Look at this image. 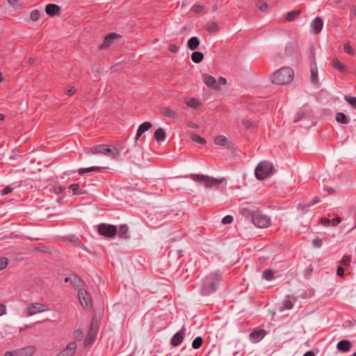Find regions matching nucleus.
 <instances>
[{"mask_svg": "<svg viewBox=\"0 0 356 356\" xmlns=\"http://www.w3.org/2000/svg\"><path fill=\"white\" fill-rule=\"evenodd\" d=\"M220 279L221 275L219 272L207 275L202 281L200 288L201 293L203 296H209L213 293L217 289Z\"/></svg>", "mask_w": 356, "mask_h": 356, "instance_id": "1", "label": "nucleus"}, {"mask_svg": "<svg viewBox=\"0 0 356 356\" xmlns=\"http://www.w3.org/2000/svg\"><path fill=\"white\" fill-rule=\"evenodd\" d=\"M294 76L293 70L290 67H283L270 76L271 82L277 85H285L290 83Z\"/></svg>", "mask_w": 356, "mask_h": 356, "instance_id": "2", "label": "nucleus"}, {"mask_svg": "<svg viewBox=\"0 0 356 356\" xmlns=\"http://www.w3.org/2000/svg\"><path fill=\"white\" fill-rule=\"evenodd\" d=\"M86 153L87 154H101L106 156H108L111 159H114L118 156L119 150L115 146L102 144L94 146L90 149L87 150Z\"/></svg>", "mask_w": 356, "mask_h": 356, "instance_id": "3", "label": "nucleus"}, {"mask_svg": "<svg viewBox=\"0 0 356 356\" xmlns=\"http://www.w3.org/2000/svg\"><path fill=\"white\" fill-rule=\"evenodd\" d=\"M188 177L191 178L193 181L200 183L207 187H212L218 185L224 181L223 179H218L212 177L199 174H191Z\"/></svg>", "mask_w": 356, "mask_h": 356, "instance_id": "4", "label": "nucleus"}, {"mask_svg": "<svg viewBox=\"0 0 356 356\" xmlns=\"http://www.w3.org/2000/svg\"><path fill=\"white\" fill-rule=\"evenodd\" d=\"M273 164L270 162L262 161L258 164L254 170L257 179L262 180L270 176L273 172Z\"/></svg>", "mask_w": 356, "mask_h": 356, "instance_id": "5", "label": "nucleus"}, {"mask_svg": "<svg viewBox=\"0 0 356 356\" xmlns=\"http://www.w3.org/2000/svg\"><path fill=\"white\" fill-rule=\"evenodd\" d=\"M310 81L313 85L318 86V70L315 58L314 49H311V65H310Z\"/></svg>", "mask_w": 356, "mask_h": 356, "instance_id": "6", "label": "nucleus"}, {"mask_svg": "<svg viewBox=\"0 0 356 356\" xmlns=\"http://www.w3.org/2000/svg\"><path fill=\"white\" fill-rule=\"evenodd\" d=\"M252 223L259 228H266L270 224V218L261 213H254L252 216Z\"/></svg>", "mask_w": 356, "mask_h": 356, "instance_id": "7", "label": "nucleus"}, {"mask_svg": "<svg viewBox=\"0 0 356 356\" xmlns=\"http://www.w3.org/2000/svg\"><path fill=\"white\" fill-rule=\"evenodd\" d=\"M50 310L48 306L35 302L29 305L26 309V315L27 316H33L40 312H47Z\"/></svg>", "mask_w": 356, "mask_h": 356, "instance_id": "8", "label": "nucleus"}, {"mask_svg": "<svg viewBox=\"0 0 356 356\" xmlns=\"http://www.w3.org/2000/svg\"><path fill=\"white\" fill-rule=\"evenodd\" d=\"M78 298L81 307L83 309H89L92 305V301L90 295L86 290L83 289H79L78 292Z\"/></svg>", "mask_w": 356, "mask_h": 356, "instance_id": "9", "label": "nucleus"}, {"mask_svg": "<svg viewBox=\"0 0 356 356\" xmlns=\"http://www.w3.org/2000/svg\"><path fill=\"white\" fill-rule=\"evenodd\" d=\"M99 233L107 237H112L117 233V229L115 226L106 224H102L99 226Z\"/></svg>", "mask_w": 356, "mask_h": 356, "instance_id": "10", "label": "nucleus"}, {"mask_svg": "<svg viewBox=\"0 0 356 356\" xmlns=\"http://www.w3.org/2000/svg\"><path fill=\"white\" fill-rule=\"evenodd\" d=\"M323 26V21L321 17H316L310 24V31L313 34L319 33Z\"/></svg>", "mask_w": 356, "mask_h": 356, "instance_id": "11", "label": "nucleus"}, {"mask_svg": "<svg viewBox=\"0 0 356 356\" xmlns=\"http://www.w3.org/2000/svg\"><path fill=\"white\" fill-rule=\"evenodd\" d=\"M202 79H203L204 83L210 89H212V90H218V89L216 79L213 76L204 74H202Z\"/></svg>", "mask_w": 356, "mask_h": 356, "instance_id": "12", "label": "nucleus"}, {"mask_svg": "<svg viewBox=\"0 0 356 356\" xmlns=\"http://www.w3.org/2000/svg\"><path fill=\"white\" fill-rule=\"evenodd\" d=\"M76 347L77 346L75 342H70L58 356H72L76 351Z\"/></svg>", "mask_w": 356, "mask_h": 356, "instance_id": "13", "label": "nucleus"}, {"mask_svg": "<svg viewBox=\"0 0 356 356\" xmlns=\"http://www.w3.org/2000/svg\"><path fill=\"white\" fill-rule=\"evenodd\" d=\"M266 335V331L264 330H257L252 332L250 334V340L252 343H257L260 341Z\"/></svg>", "mask_w": 356, "mask_h": 356, "instance_id": "14", "label": "nucleus"}, {"mask_svg": "<svg viewBox=\"0 0 356 356\" xmlns=\"http://www.w3.org/2000/svg\"><path fill=\"white\" fill-rule=\"evenodd\" d=\"M185 329L181 328L178 332H177L171 340V343L174 346L180 345L184 338Z\"/></svg>", "mask_w": 356, "mask_h": 356, "instance_id": "15", "label": "nucleus"}, {"mask_svg": "<svg viewBox=\"0 0 356 356\" xmlns=\"http://www.w3.org/2000/svg\"><path fill=\"white\" fill-rule=\"evenodd\" d=\"M35 347L29 346L24 348L18 349L19 356H32L35 352Z\"/></svg>", "mask_w": 356, "mask_h": 356, "instance_id": "16", "label": "nucleus"}, {"mask_svg": "<svg viewBox=\"0 0 356 356\" xmlns=\"http://www.w3.org/2000/svg\"><path fill=\"white\" fill-rule=\"evenodd\" d=\"M337 348L341 352H348L351 348V343L348 340H341L337 345Z\"/></svg>", "mask_w": 356, "mask_h": 356, "instance_id": "17", "label": "nucleus"}, {"mask_svg": "<svg viewBox=\"0 0 356 356\" xmlns=\"http://www.w3.org/2000/svg\"><path fill=\"white\" fill-rule=\"evenodd\" d=\"M119 38L120 35L116 33H110L108 36L105 38L104 41L102 44V47L104 48L108 47L114 42V40L118 39Z\"/></svg>", "mask_w": 356, "mask_h": 356, "instance_id": "18", "label": "nucleus"}, {"mask_svg": "<svg viewBox=\"0 0 356 356\" xmlns=\"http://www.w3.org/2000/svg\"><path fill=\"white\" fill-rule=\"evenodd\" d=\"M151 127L152 124L149 122H145L140 124L137 130L136 139L138 140L141 135L147 131Z\"/></svg>", "mask_w": 356, "mask_h": 356, "instance_id": "19", "label": "nucleus"}, {"mask_svg": "<svg viewBox=\"0 0 356 356\" xmlns=\"http://www.w3.org/2000/svg\"><path fill=\"white\" fill-rule=\"evenodd\" d=\"M200 45V40L197 37L191 38L187 42V47L191 50L196 49Z\"/></svg>", "mask_w": 356, "mask_h": 356, "instance_id": "20", "label": "nucleus"}, {"mask_svg": "<svg viewBox=\"0 0 356 356\" xmlns=\"http://www.w3.org/2000/svg\"><path fill=\"white\" fill-rule=\"evenodd\" d=\"M14 327L10 325H5L0 331V339L13 333Z\"/></svg>", "mask_w": 356, "mask_h": 356, "instance_id": "21", "label": "nucleus"}, {"mask_svg": "<svg viewBox=\"0 0 356 356\" xmlns=\"http://www.w3.org/2000/svg\"><path fill=\"white\" fill-rule=\"evenodd\" d=\"M154 138L158 142H163L165 140L166 134L163 129L160 128L154 132Z\"/></svg>", "mask_w": 356, "mask_h": 356, "instance_id": "22", "label": "nucleus"}, {"mask_svg": "<svg viewBox=\"0 0 356 356\" xmlns=\"http://www.w3.org/2000/svg\"><path fill=\"white\" fill-rule=\"evenodd\" d=\"M46 13L50 16H54L59 11V7L54 4H48L45 8Z\"/></svg>", "mask_w": 356, "mask_h": 356, "instance_id": "23", "label": "nucleus"}, {"mask_svg": "<svg viewBox=\"0 0 356 356\" xmlns=\"http://www.w3.org/2000/svg\"><path fill=\"white\" fill-rule=\"evenodd\" d=\"M161 113L163 115L170 118H175L177 115V112L169 107H163Z\"/></svg>", "mask_w": 356, "mask_h": 356, "instance_id": "24", "label": "nucleus"}, {"mask_svg": "<svg viewBox=\"0 0 356 356\" xmlns=\"http://www.w3.org/2000/svg\"><path fill=\"white\" fill-rule=\"evenodd\" d=\"M184 102L189 107L197 108H199L200 103L195 98H186L184 99Z\"/></svg>", "mask_w": 356, "mask_h": 356, "instance_id": "25", "label": "nucleus"}, {"mask_svg": "<svg viewBox=\"0 0 356 356\" xmlns=\"http://www.w3.org/2000/svg\"><path fill=\"white\" fill-rule=\"evenodd\" d=\"M214 143L219 146H226L228 143V140L225 136H217L214 138Z\"/></svg>", "mask_w": 356, "mask_h": 356, "instance_id": "26", "label": "nucleus"}, {"mask_svg": "<svg viewBox=\"0 0 356 356\" xmlns=\"http://www.w3.org/2000/svg\"><path fill=\"white\" fill-rule=\"evenodd\" d=\"M332 66L339 71L343 72L346 71V66L338 58L332 60Z\"/></svg>", "mask_w": 356, "mask_h": 356, "instance_id": "27", "label": "nucleus"}, {"mask_svg": "<svg viewBox=\"0 0 356 356\" xmlns=\"http://www.w3.org/2000/svg\"><path fill=\"white\" fill-rule=\"evenodd\" d=\"M128 231H129V228H128L127 225H122L119 228L118 236L120 238H128Z\"/></svg>", "mask_w": 356, "mask_h": 356, "instance_id": "28", "label": "nucleus"}, {"mask_svg": "<svg viewBox=\"0 0 356 356\" xmlns=\"http://www.w3.org/2000/svg\"><path fill=\"white\" fill-rule=\"evenodd\" d=\"M204 56L203 54L200 51H194L191 54V60L195 63H199L203 60Z\"/></svg>", "mask_w": 356, "mask_h": 356, "instance_id": "29", "label": "nucleus"}, {"mask_svg": "<svg viewBox=\"0 0 356 356\" xmlns=\"http://www.w3.org/2000/svg\"><path fill=\"white\" fill-rule=\"evenodd\" d=\"M96 334L97 332H95V330H94V332L89 330L88 334L84 341L85 346H88L92 342L94 341V340L95 339Z\"/></svg>", "mask_w": 356, "mask_h": 356, "instance_id": "30", "label": "nucleus"}, {"mask_svg": "<svg viewBox=\"0 0 356 356\" xmlns=\"http://www.w3.org/2000/svg\"><path fill=\"white\" fill-rule=\"evenodd\" d=\"M336 120L339 123L348 124L349 120L343 113L339 112L336 115Z\"/></svg>", "mask_w": 356, "mask_h": 356, "instance_id": "31", "label": "nucleus"}, {"mask_svg": "<svg viewBox=\"0 0 356 356\" xmlns=\"http://www.w3.org/2000/svg\"><path fill=\"white\" fill-rule=\"evenodd\" d=\"M300 13V10H293L289 12L286 14L285 19L289 21H293L296 17H297Z\"/></svg>", "mask_w": 356, "mask_h": 356, "instance_id": "32", "label": "nucleus"}, {"mask_svg": "<svg viewBox=\"0 0 356 356\" xmlns=\"http://www.w3.org/2000/svg\"><path fill=\"white\" fill-rule=\"evenodd\" d=\"M99 169H101V167H98V166H92V167H89V168H80L79 170V173L80 175H83L84 173L93 172V171H95V170H98Z\"/></svg>", "mask_w": 356, "mask_h": 356, "instance_id": "33", "label": "nucleus"}, {"mask_svg": "<svg viewBox=\"0 0 356 356\" xmlns=\"http://www.w3.org/2000/svg\"><path fill=\"white\" fill-rule=\"evenodd\" d=\"M262 277L267 281H270L273 277V271L270 269L266 270L262 274Z\"/></svg>", "mask_w": 356, "mask_h": 356, "instance_id": "34", "label": "nucleus"}, {"mask_svg": "<svg viewBox=\"0 0 356 356\" xmlns=\"http://www.w3.org/2000/svg\"><path fill=\"white\" fill-rule=\"evenodd\" d=\"M202 344V339L200 337H197L194 339L192 343V346L194 349L200 348Z\"/></svg>", "mask_w": 356, "mask_h": 356, "instance_id": "35", "label": "nucleus"}, {"mask_svg": "<svg viewBox=\"0 0 356 356\" xmlns=\"http://www.w3.org/2000/svg\"><path fill=\"white\" fill-rule=\"evenodd\" d=\"M191 138L193 141H194L197 143H200V144L205 143V140L197 134H192L191 136Z\"/></svg>", "mask_w": 356, "mask_h": 356, "instance_id": "36", "label": "nucleus"}, {"mask_svg": "<svg viewBox=\"0 0 356 356\" xmlns=\"http://www.w3.org/2000/svg\"><path fill=\"white\" fill-rule=\"evenodd\" d=\"M257 6L258 9L261 12H267L268 10V4L262 1H259L257 3Z\"/></svg>", "mask_w": 356, "mask_h": 356, "instance_id": "37", "label": "nucleus"}, {"mask_svg": "<svg viewBox=\"0 0 356 356\" xmlns=\"http://www.w3.org/2000/svg\"><path fill=\"white\" fill-rule=\"evenodd\" d=\"M344 99L347 101L353 107L356 108V97L345 95Z\"/></svg>", "mask_w": 356, "mask_h": 356, "instance_id": "38", "label": "nucleus"}, {"mask_svg": "<svg viewBox=\"0 0 356 356\" xmlns=\"http://www.w3.org/2000/svg\"><path fill=\"white\" fill-rule=\"evenodd\" d=\"M30 17L31 20L36 22L40 17V12L38 10H34L31 13Z\"/></svg>", "mask_w": 356, "mask_h": 356, "instance_id": "39", "label": "nucleus"}, {"mask_svg": "<svg viewBox=\"0 0 356 356\" xmlns=\"http://www.w3.org/2000/svg\"><path fill=\"white\" fill-rule=\"evenodd\" d=\"M242 123H243V126L245 128H247V129L255 127L256 124H257L256 122H252V121H250V120H248V119L243 120Z\"/></svg>", "mask_w": 356, "mask_h": 356, "instance_id": "40", "label": "nucleus"}, {"mask_svg": "<svg viewBox=\"0 0 356 356\" xmlns=\"http://www.w3.org/2000/svg\"><path fill=\"white\" fill-rule=\"evenodd\" d=\"M241 213L245 218H252V216H253V214H252L251 211L245 207L241 209Z\"/></svg>", "mask_w": 356, "mask_h": 356, "instance_id": "41", "label": "nucleus"}, {"mask_svg": "<svg viewBox=\"0 0 356 356\" xmlns=\"http://www.w3.org/2000/svg\"><path fill=\"white\" fill-rule=\"evenodd\" d=\"M79 185L78 184H73L70 186V189L72 191L74 195L81 194V192L79 191Z\"/></svg>", "mask_w": 356, "mask_h": 356, "instance_id": "42", "label": "nucleus"}, {"mask_svg": "<svg viewBox=\"0 0 356 356\" xmlns=\"http://www.w3.org/2000/svg\"><path fill=\"white\" fill-rule=\"evenodd\" d=\"M8 263V260L6 257H1L0 258V270L4 269Z\"/></svg>", "mask_w": 356, "mask_h": 356, "instance_id": "43", "label": "nucleus"}, {"mask_svg": "<svg viewBox=\"0 0 356 356\" xmlns=\"http://www.w3.org/2000/svg\"><path fill=\"white\" fill-rule=\"evenodd\" d=\"M232 221L233 217L230 215H227L222 219V223L224 225L230 224Z\"/></svg>", "mask_w": 356, "mask_h": 356, "instance_id": "44", "label": "nucleus"}, {"mask_svg": "<svg viewBox=\"0 0 356 356\" xmlns=\"http://www.w3.org/2000/svg\"><path fill=\"white\" fill-rule=\"evenodd\" d=\"M344 51L348 54H353L354 51L349 44H345L343 46Z\"/></svg>", "mask_w": 356, "mask_h": 356, "instance_id": "45", "label": "nucleus"}, {"mask_svg": "<svg viewBox=\"0 0 356 356\" xmlns=\"http://www.w3.org/2000/svg\"><path fill=\"white\" fill-rule=\"evenodd\" d=\"M8 3H10L13 7L18 8L22 6V3L19 0H8Z\"/></svg>", "mask_w": 356, "mask_h": 356, "instance_id": "46", "label": "nucleus"}, {"mask_svg": "<svg viewBox=\"0 0 356 356\" xmlns=\"http://www.w3.org/2000/svg\"><path fill=\"white\" fill-rule=\"evenodd\" d=\"M83 332L80 330H76L74 332L73 336L76 339L80 340L83 337Z\"/></svg>", "mask_w": 356, "mask_h": 356, "instance_id": "47", "label": "nucleus"}, {"mask_svg": "<svg viewBox=\"0 0 356 356\" xmlns=\"http://www.w3.org/2000/svg\"><path fill=\"white\" fill-rule=\"evenodd\" d=\"M192 10L196 13H202L204 12V8L199 5L193 6Z\"/></svg>", "mask_w": 356, "mask_h": 356, "instance_id": "48", "label": "nucleus"}, {"mask_svg": "<svg viewBox=\"0 0 356 356\" xmlns=\"http://www.w3.org/2000/svg\"><path fill=\"white\" fill-rule=\"evenodd\" d=\"M309 206L307 204H302V203H299L298 204V209L302 211H307L309 210Z\"/></svg>", "mask_w": 356, "mask_h": 356, "instance_id": "49", "label": "nucleus"}, {"mask_svg": "<svg viewBox=\"0 0 356 356\" xmlns=\"http://www.w3.org/2000/svg\"><path fill=\"white\" fill-rule=\"evenodd\" d=\"M13 190V188L12 187L7 186L1 191V195H6L10 193V192H12Z\"/></svg>", "mask_w": 356, "mask_h": 356, "instance_id": "50", "label": "nucleus"}, {"mask_svg": "<svg viewBox=\"0 0 356 356\" xmlns=\"http://www.w3.org/2000/svg\"><path fill=\"white\" fill-rule=\"evenodd\" d=\"M4 356H19L18 350L6 352Z\"/></svg>", "mask_w": 356, "mask_h": 356, "instance_id": "51", "label": "nucleus"}, {"mask_svg": "<svg viewBox=\"0 0 356 356\" xmlns=\"http://www.w3.org/2000/svg\"><path fill=\"white\" fill-rule=\"evenodd\" d=\"M313 245L314 247L316 248H320L321 247L322 245V241L321 239L319 238H315L314 241H313Z\"/></svg>", "mask_w": 356, "mask_h": 356, "instance_id": "52", "label": "nucleus"}, {"mask_svg": "<svg viewBox=\"0 0 356 356\" xmlns=\"http://www.w3.org/2000/svg\"><path fill=\"white\" fill-rule=\"evenodd\" d=\"M168 50L172 53H176L178 51V47L175 44H170L168 47Z\"/></svg>", "mask_w": 356, "mask_h": 356, "instance_id": "53", "label": "nucleus"}, {"mask_svg": "<svg viewBox=\"0 0 356 356\" xmlns=\"http://www.w3.org/2000/svg\"><path fill=\"white\" fill-rule=\"evenodd\" d=\"M341 222V219L339 217H337L332 220V225L337 226Z\"/></svg>", "mask_w": 356, "mask_h": 356, "instance_id": "54", "label": "nucleus"}, {"mask_svg": "<svg viewBox=\"0 0 356 356\" xmlns=\"http://www.w3.org/2000/svg\"><path fill=\"white\" fill-rule=\"evenodd\" d=\"M293 307V304L290 300H286L284 302V309H290Z\"/></svg>", "mask_w": 356, "mask_h": 356, "instance_id": "55", "label": "nucleus"}, {"mask_svg": "<svg viewBox=\"0 0 356 356\" xmlns=\"http://www.w3.org/2000/svg\"><path fill=\"white\" fill-rule=\"evenodd\" d=\"M97 330H98V326H97V323H95V322L92 321L91 323V325H90V331L94 332V330H95V332H97Z\"/></svg>", "mask_w": 356, "mask_h": 356, "instance_id": "56", "label": "nucleus"}, {"mask_svg": "<svg viewBox=\"0 0 356 356\" xmlns=\"http://www.w3.org/2000/svg\"><path fill=\"white\" fill-rule=\"evenodd\" d=\"M321 223L325 226H329L330 225V220L327 218H323L321 220Z\"/></svg>", "mask_w": 356, "mask_h": 356, "instance_id": "57", "label": "nucleus"}, {"mask_svg": "<svg viewBox=\"0 0 356 356\" xmlns=\"http://www.w3.org/2000/svg\"><path fill=\"white\" fill-rule=\"evenodd\" d=\"M6 314V307L3 305H0V316Z\"/></svg>", "mask_w": 356, "mask_h": 356, "instance_id": "58", "label": "nucleus"}, {"mask_svg": "<svg viewBox=\"0 0 356 356\" xmlns=\"http://www.w3.org/2000/svg\"><path fill=\"white\" fill-rule=\"evenodd\" d=\"M343 273H344V269L341 266L338 267L337 270V274L339 276H343Z\"/></svg>", "mask_w": 356, "mask_h": 356, "instance_id": "59", "label": "nucleus"}, {"mask_svg": "<svg viewBox=\"0 0 356 356\" xmlns=\"http://www.w3.org/2000/svg\"><path fill=\"white\" fill-rule=\"evenodd\" d=\"M75 90H76L75 88L74 87H72L69 90H67V95L68 96H71V95H72L75 92Z\"/></svg>", "mask_w": 356, "mask_h": 356, "instance_id": "60", "label": "nucleus"}, {"mask_svg": "<svg viewBox=\"0 0 356 356\" xmlns=\"http://www.w3.org/2000/svg\"><path fill=\"white\" fill-rule=\"evenodd\" d=\"M218 83L220 85H225L226 83V79L223 77H220L218 79Z\"/></svg>", "mask_w": 356, "mask_h": 356, "instance_id": "61", "label": "nucleus"}, {"mask_svg": "<svg viewBox=\"0 0 356 356\" xmlns=\"http://www.w3.org/2000/svg\"><path fill=\"white\" fill-rule=\"evenodd\" d=\"M303 356H314V354L313 352L312 351H308L307 353H305Z\"/></svg>", "mask_w": 356, "mask_h": 356, "instance_id": "62", "label": "nucleus"}, {"mask_svg": "<svg viewBox=\"0 0 356 356\" xmlns=\"http://www.w3.org/2000/svg\"><path fill=\"white\" fill-rule=\"evenodd\" d=\"M320 199L317 197H314V200H313V204H316L318 202H320Z\"/></svg>", "mask_w": 356, "mask_h": 356, "instance_id": "63", "label": "nucleus"}, {"mask_svg": "<svg viewBox=\"0 0 356 356\" xmlns=\"http://www.w3.org/2000/svg\"><path fill=\"white\" fill-rule=\"evenodd\" d=\"M188 126L193 129H196L197 127V125L193 122L190 123Z\"/></svg>", "mask_w": 356, "mask_h": 356, "instance_id": "64", "label": "nucleus"}]
</instances>
